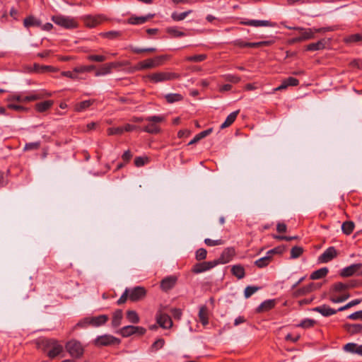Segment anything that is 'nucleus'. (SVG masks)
Listing matches in <instances>:
<instances>
[{
  "instance_id": "1",
  "label": "nucleus",
  "mask_w": 362,
  "mask_h": 362,
  "mask_svg": "<svg viewBox=\"0 0 362 362\" xmlns=\"http://www.w3.org/2000/svg\"><path fill=\"white\" fill-rule=\"evenodd\" d=\"M180 77V74L170 71H158L150 74L145 76L146 78L148 79L151 82L153 83L173 81L177 79Z\"/></svg>"
},
{
  "instance_id": "2",
  "label": "nucleus",
  "mask_w": 362,
  "mask_h": 362,
  "mask_svg": "<svg viewBox=\"0 0 362 362\" xmlns=\"http://www.w3.org/2000/svg\"><path fill=\"white\" fill-rule=\"evenodd\" d=\"M288 29L298 30L299 32L298 37L300 38L301 42L314 38L315 33H325L332 30V29L329 27L313 29L305 28L302 27H288Z\"/></svg>"
},
{
  "instance_id": "3",
  "label": "nucleus",
  "mask_w": 362,
  "mask_h": 362,
  "mask_svg": "<svg viewBox=\"0 0 362 362\" xmlns=\"http://www.w3.org/2000/svg\"><path fill=\"white\" fill-rule=\"evenodd\" d=\"M165 117L163 115H154L145 117V121L148 122L149 124L144 127L143 131L149 134L159 133L160 128L158 124L165 121Z\"/></svg>"
},
{
  "instance_id": "4",
  "label": "nucleus",
  "mask_w": 362,
  "mask_h": 362,
  "mask_svg": "<svg viewBox=\"0 0 362 362\" xmlns=\"http://www.w3.org/2000/svg\"><path fill=\"white\" fill-rule=\"evenodd\" d=\"M65 348L69 354L76 358H81L84 352V349L81 342L74 339L68 341L65 346Z\"/></svg>"
},
{
  "instance_id": "5",
  "label": "nucleus",
  "mask_w": 362,
  "mask_h": 362,
  "mask_svg": "<svg viewBox=\"0 0 362 362\" xmlns=\"http://www.w3.org/2000/svg\"><path fill=\"white\" fill-rule=\"evenodd\" d=\"M52 21L57 25H59L66 29H73L78 27L77 21L71 17L54 16L52 17Z\"/></svg>"
},
{
  "instance_id": "6",
  "label": "nucleus",
  "mask_w": 362,
  "mask_h": 362,
  "mask_svg": "<svg viewBox=\"0 0 362 362\" xmlns=\"http://www.w3.org/2000/svg\"><path fill=\"white\" fill-rule=\"evenodd\" d=\"M121 342L120 339L116 338L112 335L104 334L102 336L98 337L93 341L95 346L98 347L100 346H107L115 344H119Z\"/></svg>"
},
{
  "instance_id": "7",
  "label": "nucleus",
  "mask_w": 362,
  "mask_h": 362,
  "mask_svg": "<svg viewBox=\"0 0 362 362\" xmlns=\"http://www.w3.org/2000/svg\"><path fill=\"white\" fill-rule=\"evenodd\" d=\"M47 356L51 359L54 358L63 351V346L53 340H47Z\"/></svg>"
},
{
  "instance_id": "8",
  "label": "nucleus",
  "mask_w": 362,
  "mask_h": 362,
  "mask_svg": "<svg viewBox=\"0 0 362 362\" xmlns=\"http://www.w3.org/2000/svg\"><path fill=\"white\" fill-rule=\"evenodd\" d=\"M282 251L283 250H268L267 255L256 260L255 264L259 268H264L272 262L274 255H281Z\"/></svg>"
},
{
  "instance_id": "9",
  "label": "nucleus",
  "mask_w": 362,
  "mask_h": 362,
  "mask_svg": "<svg viewBox=\"0 0 362 362\" xmlns=\"http://www.w3.org/2000/svg\"><path fill=\"white\" fill-rule=\"evenodd\" d=\"M146 296V290L143 286H136L129 290V298L132 302L143 300Z\"/></svg>"
},
{
  "instance_id": "10",
  "label": "nucleus",
  "mask_w": 362,
  "mask_h": 362,
  "mask_svg": "<svg viewBox=\"0 0 362 362\" xmlns=\"http://www.w3.org/2000/svg\"><path fill=\"white\" fill-rule=\"evenodd\" d=\"M356 273L362 275V264H354L344 268L340 272V276L342 277H349Z\"/></svg>"
},
{
  "instance_id": "11",
  "label": "nucleus",
  "mask_w": 362,
  "mask_h": 362,
  "mask_svg": "<svg viewBox=\"0 0 362 362\" xmlns=\"http://www.w3.org/2000/svg\"><path fill=\"white\" fill-rule=\"evenodd\" d=\"M83 19L86 26L88 28H94L100 24L104 20H105V17L103 15H88L85 16Z\"/></svg>"
},
{
  "instance_id": "12",
  "label": "nucleus",
  "mask_w": 362,
  "mask_h": 362,
  "mask_svg": "<svg viewBox=\"0 0 362 362\" xmlns=\"http://www.w3.org/2000/svg\"><path fill=\"white\" fill-rule=\"evenodd\" d=\"M165 59L166 56L165 55H160L157 56L154 58L147 59L146 60H144V67H146V69L158 67L163 64V62Z\"/></svg>"
},
{
  "instance_id": "13",
  "label": "nucleus",
  "mask_w": 362,
  "mask_h": 362,
  "mask_svg": "<svg viewBox=\"0 0 362 362\" xmlns=\"http://www.w3.org/2000/svg\"><path fill=\"white\" fill-rule=\"evenodd\" d=\"M216 265L217 262H215L214 261L197 263L193 266L192 272L194 274H199L207 270H209L210 269L216 267Z\"/></svg>"
},
{
  "instance_id": "14",
  "label": "nucleus",
  "mask_w": 362,
  "mask_h": 362,
  "mask_svg": "<svg viewBox=\"0 0 362 362\" xmlns=\"http://www.w3.org/2000/svg\"><path fill=\"white\" fill-rule=\"evenodd\" d=\"M23 25L27 28L30 27H40L42 30H45V25H42L40 20L33 16L25 18L23 21Z\"/></svg>"
},
{
  "instance_id": "15",
  "label": "nucleus",
  "mask_w": 362,
  "mask_h": 362,
  "mask_svg": "<svg viewBox=\"0 0 362 362\" xmlns=\"http://www.w3.org/2000/svg\"><path fill=\"white\" fill-rule=\"evenodd\" d=\"M156 321L158 325L164 329L170 328L173 326V321L167 314H160L157 316Z\"/></svg>"
},
{
  "instance_id": "16",
  "label": "nucleus",
  "mask_w": 362,
  "mask_h": 362,
  "mask_svg": "<svg viewBox=\"0 0 362 362\" xmlns=\"http://www.w3.org/2000/svg\"><path fill=\"white\" fill-rule=\"evenodd\" d=\"M177 282V277L175 276H168L163 279L160 282V288L164 291H168L173 288Z\"/></svg>"
},
{
  "instance_id": "17",
  "label": "nucleus",
  "mask_w": 362,
  "mask_h": 362,
  "mask_svg": "<svg viewBox=\"0 0 362 362\" xmlns=\"http://www.w3.org/2000/svg\"><path fill=\"white\" fill-rule=\"evenodd\" d=\"M235 255V250L224 251L221 254V257L218 259L214 260V262H217V265L219 264H226L229 262Z\"/></svg>"
},
{
  "instance_id": "18",
  "label": "nucleus",
  "mask_w": 362,
  "mask_h": 362,
  "mask_svg": "<svg viewBox=\"0 0 362 362\" xmlns=\"http://www.w3.org/2000/svg\"><path fill=\"white\" fill-rule=\"evenodd\" d=\"M241 24L254 27H261V26H273V23L269 21H259V20H249L247 21H241Z\"/></svg>"
},
{
  "instance_id": "19",
  "label": "nucleus",
  "mask_w": 362,
  "mask_h": 362,
  "mask_svg": "<svg viewBox=\"0 0 362 362\" xmlns=\"http://www.w3.org/2000/svg\"><path fill=\"white\" fill-rule=\"evenodd\" d=\"M315 312H318L321 315H322L325 317H328L332 315H334L337 313L338 310H334L333 308H329V306L326 305H323L322 306L316 307L313 309Z\"/></svg>"
},
{
  "instance_id": "20",
  "label": "nucleus",
  "mask_w": 362,
  "mask_h": 362,
  "mask_svg": "<svg viewBox=\"0 0 362 362\" xmlns=\"http://www.w3.org/2000/svg\"><path fill=\"white\" fill-rule=\"evenodd\" d=\"M275 300H267L262 303L256 309L257 313L267 312L275 306Z\"/></svg>"
},
{
  "instance_id": "21",
  "label": "nucleus",
  "mask_w": 362,
  "mask_h": 362,
  "mask_svg": "<svg viewBox=\"0 0 362 362\" xmlns=\"http://www.w3.org/2000/svg\"><path fill=\"white\" fill-rule=\"evenodd\" d=\"M337 255V250H326L318 257V262L320 263H327L336 257Z\"/></svg>"
},
{
  "instance_id": "22",
  "label": "nucleus",
  "mask_w": 362,
  "mask_h": 362,
  "mask_svg": "<svg viewBox=\"0 0 362 362\" xmlns=\"http://www.w3.org/2000/svg\"><path fill=\"white\" fill-rule=\"evenodd\" d=\"M321 286L320 284L310 283L308 285L303 286L298 290L299 295H305L316 289H319Z\"/></svg>"
},
{
  "instance_id": "23",
  "label": "nucleus",
  "mask_w": 362,
  "mask_h": 362,
  "mask_svg": "<svg viewBox=\"0 0 362 362\" xmlns=\"http://www.w3.org/2000/svg\"><path fill=\"white\" fill-rule=\"evenodd\" d=\"M231 274L238 279H243L245 276V270L241 264L233 265L230 269Z\"/></svg>"
},
{
  "instance_id": "24",
  "label": "nucleus",
  "mask_w": 362,
  "mask_h": 362,
  "mask_svg": "<svg viewBox=\"0 0 362 362\" xmlns=\"http://www.w3.org/2000/svg\"><path fill=\"white\" fill-rule=\"evenodd\" d=\"M199 317L201 323L203 325H206L209 323V312L206 305H202L199 308Z\"/></svg>"
},
{
  "instance_id": "25",
  "label": "nucleus",
  "mask_w": 362,
  "mask_h": 362,
  "mask_svg": "<svg viewBox=\"0 0 362 362\" xmlns=\"http://www.w3.org/2000/svg\"><path fill=\"white\" fill-rule=\"evenodd\" d=\"M108 316L107 315H100L96 317H90L91 325L98 327L103 325L108 320Z\"/></svg>"
},
{
  "instance_id": "26",
  "label": "nucleus",
  "mask_w": 362,
  "mask_h": 362,
  "mask_svg": "<svg viewBox=\"0 0 362 362\" xmlns=\"http://www.w3.org/2000/svg\"><path fill=\"white\" fill-rule=\"evenodd\" d=\"M326 45V40L322 39L317 42L310 43L307 45L306 50L308 51H317L323 49Z\"/></svg>"
},
{
  "instance_id": "27",
  "label": "nucleus",
  "mask_w": 362,
  "mask_h": 362,
  "mask_svg": "<svg viewBox=\"0 0 362 362\" xmlns=\"http://www.w3.org/2000/svg\"><path fill=\"white\" fill-rule=\"evenodd\" d=\"M344 327L351 335L360 333L362 331L361 324H345Z\"/></svg>"
},
{
  "instance_id": "28",
  "label": "nucleus",
  "mask_w": 362,
  "mask_h": 362,
  "mask_svg": "<svg viewBox=\"0 0 362 362\" xmlns=\"http://www.w3.org/2000/svg\"><path fill=\"white\" fill-rule=\"evenodd\" d=\"M154 14H148L146 16L131 17L129 18L128 22L132 25L142 24L146 22L148 19L152 18Z\"/></svg>"
},
{
  "instance_id": "29",
  "label": "nucleus",
  "mask_w": 362,
  "mask_h": 362,
  "mask_svg": "<svg viewBox=\"0 0 362 362\" xmlns=\"http://www.w3.org/2000/svg\"><path fill=\"white\" fill-rule=\"evenodd\" d=\"M123 317L122 310L120 309L116 310L112 315V326L117 327L120 325Z\"/></svg>"
},
{
  "instance_id": "30",
  "label": "nucleus",
  "mask_w": 362,
  "mask_h": 362,
  "mask_svg": "<svg viewBox=\"0 0 362 362\" xmlns=\"http://www.w3.org/2000/svg\"><path fill=\"white\" fill-rule=\"evenodd\" d=\"M328 269L327 267H323V268H321L320 269H317L315 272H313L310 278V279L312 280H316V279H322L323 277H325L327 276V274H328Z\"/></svg>"
},
{
  "instance_id": "31",
  "label": "nucleus",
  "mask_w": 362,
  "mask_h": 362,
  "mask_svg": "<svg viewBox=\"0 0 362 362\" xmlns=\"http://www.w3.org/2000/svg\"><path fill=\"white\" fill-rule=\"evenodd\" d=\"M239 110H237L228 115L225 122L221 125V128L224 129L231 125L235 122Z\"/></svg>"
},
{
  "instance_id": "32",
  "label": "nucleus",
  "mask_w": 362,
  "mask_h": 362,
  "mask_svg": "<svg viewBox=\"0 0 362 362\" xmlns=\"http://www.w3.org/2000/svg\"><path fill=\"white\" fill-rule=\"evenodd\" d=\"M135 329V326L134 325H127L118 330L117 333H119L123 337H128L132 334H134V329Z\"/></svg>"
},
{
  "instance_id": "33",
  "label": "nucleus",
  "mask_w": 362,
  "mask_h": 362,
  "mask_svg": "<svg viewBox=\"0 0 362 362\" xmlns=\"http://www.w3.org/2000/svg\"><path fill=\"white\" fill-rule=\"evenodd\" d=\"M112 72V69L109 63L104 64L100 66V68L95 71V76H101L109 74Z\"/></svg>"
},
{
  "instance_id": "34",
  "label": "nucleus",
  "mask_w": 362,
  "mask_h": 362,
  "mask_svg": "<svg viewBox=\"0 0 362 362\" xmlns=\"http://www.w3.org/2000/svg\"><path fill=\"white\" fill-rule=\"evenodd\" d=\"M93 103V100H87L76 104L74 110L76 112H82L88 108Z\"/></svg>"
},
{
  "instance_id": "35",
  "label": "nucleus",
  "mask_w": 362,
  "mask_h": 362,
  "mask_svg": "<svg viewBox=\"0 0 362 362\" xmlns=\"http://www.w3.org/2000/svg\"><path fill=\"white\" fill-rule=\"evenodd\" d=\"M212 132V129L210 128V129H208L206 130H204L200 133H199L198 134H197L194 139L192 140H191L188 145H192L197 142H198L199 140H201L202 139L206 137V136L209 135Z\"/></svg>"
},
{
  "instance_id": "36",
  "label": "nucleus",
  "mask_w": 362,
  "mask_h": 362,
  "mask_svg": "<svg viewBox=\"0 0 362 362\" xmlns=\"http://www.w3.org/2000/svg\"><path fill=\"white\" fill-rule=\"evenodd\" d=\"M354 223L353 221H345L341 225V230L346 235H350L354 229Z\"/></svg>"
},
{
  "instance_id": "37",
  "label": "nucleus",
  "mask_w": 362,
  "mask_h": 362,
  "mask_svg": "<svg viewBox=\"0 0 362 362\" xmlns=\"http://www.w3.org/2000/svg\"><path fill=\"white\" fill-rule=\"evenodd\" d=\"M165 98L168 103H173L182 100L183 96L180 93H168L165 95Z\"/></svg>"
},
{
  "instance_id": "38",
  "label": "nucleus",
  "mask_w": 362,
  "mask_h": 362,
  "mask_svg": "<svg viewBox=\"0 0 362 362\" xmlns=\"http://www.w3.org/2000/svg\"><path fill=\"white\" fill-rule=\"evenodd\" d=\"M34 99H35V98L33 96H22L18 94H15V95H11L8 100L9 101L16 100L18 102H25V101L33 100Z\"/></svg>"
},
{
  "instance_id": "39",
  "label": "nucleus",
  "mask_w": 362,
  "mask_h": 362,
  "mask_svg": "<svg viewBox=\"0 0 362 362\" xmlns=\"http://www.w3.org/2000/svg\"><path fill=\"white\" fill-rule=\"evenodd\" d=\"M192 12V10H189L180 13L177 12H173L171 15V18L175 21H180L184 20Z\"/></svg>"
},
{
  "instance_id": "40",
  "label": "nucleus",
  "mask_w": 362,
  "mask_h": 362,
  "mask_svg": "<svg viewBox=\"0 0 362 362\" xmlns=\"http://www.w3.org/2000/svg\"><path fill=\"white\" fill-rule=\"evenodd\" d=\"M127 318L130 322L134 324H136L139 322V317L134 310H128L127 312Z\"/></svg>"
},
{
  "instance_id": "41",
  "label": "nucleus",
  "mask_w": 362,
  "mask_h": 362,
  "mask_svg": "<svg viewBox=\"0 0 362 362\" xmlns=\"http://www.w3.org/2000/svg\"><path fill=\"white\" fill-rule=\"evenodd\" d=\"M166 32L171 36L175 37H183L185 35V33L178 30L175 27H169L166 28Z\"/></svg>"
},
{
  "instance_id": "42",
  "label": "nucleus",
  "mask_w": 362,
  "mask_h": 362,
  "mask_svg": "<svg viewBox=\"0 0 362 362\" xmlns=\"http://www.w3.org/2000/svg\"><path fill=\"white\" fill-rule=\"evenodd\" d=\"M87 59L90 62H103L107 60V57L102 54H90L87 56Z\"/></svg>"
},
{
  "instance_id": "43",
  "label": "nucleus",
  "mask_w": 362,
  "mask_h": 362,
  "mask_svg": "<svg viewBox=\"0 0 362 362\" xmlns=\"http://www.w3.org/2000/svg\"><path fill=\"white\" fill-rule=\"evenodd\" d=\"M204 243L207 247H214L223 245V240L222 239L211 240L210 238H206Z\"/></svg>"
},
{
  "instance_id": "44",
  "label": "nucleus",
  "mask_w": 362,
  "mask_h": 362,
  "mask_svg": "<svg viewBox=\"0 0 362 362\" xmlns=\"http://www.w3.org/2000/svg\"><path fill=\"white\" fill-rule=\"evenodd\" d=\"M121 34L122 33L119 31L112 30V31L101 33L100 35L104 37L112 40V39H115V38L120 37Z\"/></svg>"
},
{
  "instance_id": "45",
  "label": "nucleus",
  "mask_w": 362,
  "mask_h": 362,
  "mask_svg": "<svg viewBox=\"0 0 362 362\" xmlns=\"http://www.w3.org/2000/svg\"><path fill=\"white\" fill-rule=\"evenodd\" d=\"M130 49L132 50V52H133L135 54H141L143 52H154L156 51V49L154 47L139 48V47H131Z\"/></svg>"
},
{
  "instance_id": "46",
  "label": "nucleus",
  "mask_w": 362,
  "mask_h": 362,
  "mask_svg": "<svg viewBox=\"0 0 362 362\" xmlns=\"http://www.w3.org/2000/svg\"><path fill=\"white\" fill-rule=\"evenodd\" d=\"M315 324V320L312 319H305L296 326L302 328H309L313 327Z\"/></svg>"
},
{
  "instance_id": "47",
  "label": "nucleus",
  "mask_w": 362,
  "mask_h": 362,
  "mask_svg": "<svg viewBox=\"0 0 362 362\" xmlns=\"http://www.w3.org/2000/svg\"><path fill=\"white\" fill-rule=\"evenodd\" d=\"M206 59V54H197L194 56H189L186 57V60L188 62H200Z\"/></svg>"
},
{
  "instance_id": "48",
  "label": "nucleus",
  "mask_w": 362,
  "mask_h": 362,
  "mask_svg": "<svg viewBox=\"0 0 362 362\" xmlns=\"http://www.w3.org/2000/svg\"><path fill=\"white\" fill-rule=\"evenodd\" d=\"M148 161H149V159H148V157H146V156H144V157L139 156V157L135 158V159H134V165L136 167H141V166H144L147 163H148Z\"/></svg>"
},
{
  "instance_id": "49",
  "label": "nucleus",
  "mask_w": 362,
  "mask_h": 362,
  "mask_svg": "<svg viewBox=\"0 0 362 362\" xmlns=\"http://www.w3.org/2000/svg\"><path fill=\"white\" fill-rule=\"evenodd\" d=\"M332 289L334 292H341L347 289V286L344 283L337 282L332 286Z\"/></svg>"
},
{
  "instance_id": "50",
  "label": "nucleus",
  "mask_w": 362,
  "mask_h": 362,
  "mask_svg": "<svg viewBox=\"0 0 362 362\" xmlns=\"http://www.w3.org/2000/svg\"><path fill=\"white\" fill-rule=\"evenodd\" d=\"M107 131L108 135H121L124 133L122 127H110Z\"/></svg>"
},
{
  "instance_id": "51",
  "label": "nucleus",
  "mask_w": 362,
  "mask_h": 362,
  "mask_svg": "<svg viewBox=\"0 0 362 362\" xmlns=\"http://www.w3.org/2000/svg\"><path fill=\"white\" fill-rule=\"evenodd\" d=\"M260 288L258 286H247L245 289V297L246 298H248L250 297L253 293H255L256 291H257Z\"/></svg>"
},
{
  "instance_id": "52",
  "label": "nucleus",
  "mask_w": 362,
  "mask_h": 362,
  "mask_svg": "<svg viewBox=\"0 0 362 362\" xmlns=\"http://www.w3.org/2000/svg\"><path fill=\"white\" fill-rule=\"evenodd\" d=\"M89 325H91L90 317H86L81 320H80L74 327H86Z\"/></svg>"
},
{
  "instance_id": "53",
  "label": "nucleus",
  "mask_w": 362,
  "mask_h": 362,
  "mask_svg": "<svg viewBox=\"0 0 362 362\" xmlns=\"http://www.w3.org/2000/svg\"><path fill=\"white\" fill-rule=\"evenodd\" d=\"M361 302V299H355V300H353L351 301H350L349 303H348L346 305H345L344 306H342L341 308H339L338 309V311H343V310H345L346 309H349L354 305H356L358 304H359Z\"/></svg>"
},
{
  "instance_id": "54",
  "label": "nucleus",
  "mask_w": 362,
  "mask_h": 362,
  "mask_svg": "<svg viewBox=\"0 0 362 362\" xmlns=\"http://www.w3.org/2000/svg\"><path fill=\"white\" fill-rule=\"evenodd\" d=\"M234 46L240 48L250 47V42H246L241 39L235 40L233 42Z\"/></svg>"
},
{
  "instance_id": "55",
  "label": "nucleus",
  "mask_w": 362,
  "mask_h": 362,
  "mask_svg": "<svg viewBox=\"0 0 362 362\" xmlns=\"http://www.w3.org/2000/svg\"><path fill=\"white\" fill-rule=\"evenodd\" d=\"M61 74L64 76L69 77L71 79H79L80 78L78 76L76 75V72L74 71V69H73L72 71H62Z\"/></svg>"
},
{
  "instance_id": "56",
  "label": "nucleus",
  "mask_w": 362,
  "mask_h": 362,
  "mask_svg": "<svg viewBox=\"0 0 362 362\" xmlns=\"http://www.w3.org/2000/svg\"><path fill=\"white\" fill-rule=\"evenodd\" d=\"M347 286V289L352 288H356L362 286V281L361 280H351L347 284H346Z\"/></svg>"
},
{
  "instance_id": "57",
  "label": "nucleus",
  "mask_w": 362,
  "mask_h": 362,
  "mask_svg": "<svg viewBox=\"0 0 362 362\" xmlns=\"http://www.w3.org/2000/svg\"><path fill=\"white\" fill-rule=\"evenodd\" d=\"M344 349L346 351L356 354L357 344L354 343H348L344 346Z\"/></svg>"
},
{
  "instance_id": "58",
  "label": "nucleus",
  "mask_w": 362,
  "mask_h": 362,
  "mask_svg": "<svg viewBox=\"0 0 362 362\" xmlns=\"http://www.w3.org/2000/svg\"><path fill=\"white\" fill-rule=\"evenodd\" d=\"M361 40H362V35L358 33L351 35L346 39V42H356Z\"/></svg>"
},
{
  "instance_id": "59",
  "label": "nucleus",
  "mask_w": 362,
  "mask_h": 362,
  "mask_svg": "<svg viewBox=\"0 0 362 362\" xmlns=\"http://www.w3.org/2000/svg\"><path fill=\"white\" fill-rule=\"evenodd\" d=\"M129 289L127 288L124 291V293L121 296V297L117 300V304L122 305V304L126 303L127 298H129Z\"/></svg>"
},
{
  "instance_id": "60",
  "label": "nucleus",
  "mask_w": 362,
  "mask_h": 362,
  "mask_svg": "<svg viewBox=\"0 0 362 362\" xmlns=\"http://www.w3.org/2000/svg\"><path fill=\"white\" fill-rule=\"evenodd\" d=\"M144 61L139 62L136 66L129 68V72L133 73L136 71H141L146 69V67H144Z\"/></svg>"
},
{
  "instance_id": "61",
  "label": "nucleus",
  "mask_w": 362,
  "mask_h": 362,
  "mask_svg": "<svg viewBox=\"0 0 362 362\" xmlns=\"http://www.w3.org/2000/svg\"><path fill=\"white\" fill-rule=\"evenodd\" d=\"M349 296H350L349 294L347 293V294H344L341 296H339L337 298L332 297V298H330V300L333 303H340V302H343V301L346 300V299H348L349 298Z\"/></svg>"
},
{
  "instance_id": "62",
  "label": "nucleus",
  "mask_w": 362,
  "mask_h": 362,
  "mask_svg": "<svg viewBox=\"0 0 362 362\" xmlns=\"http://www.w3.org/2000/svg\"><path fill=\"white\" fill-rule=\"evenodd\" d=\"M165 341L163 339H158L151 346V349L158 350L163 346Z\"/></svg>"
},
{
  "instance_id": "63",
  "label": "nucleus",
  "mask_w": 362,
  "mask_h": 362,
  "mask_svg": "<svg viewBox=\"0 0 362 362\" xmlns=\"http://www.w3.org/2000/svg\"><path fill=\"white\" fill-rule=\"evenodd\" d=\"M40 144L39 141L28 143L25 146V150L37 149L40 146Z\"/></svg>"
},
{
  "instance_id": "64",
  "label": "nucleus",
  "mask_w": 362,
  "mask_h": 362,
  "mask_svg": "<svg viewBox=\"0 0 362 362\" xmlns=\"http://www.w3.org/2000/svg\"><path fill=\"white\" fill-rule=\"evenodd\" d=\"M348 318L353 320H362V310L355 312L348 316Z\"/></svg>"
}]
</instances>
